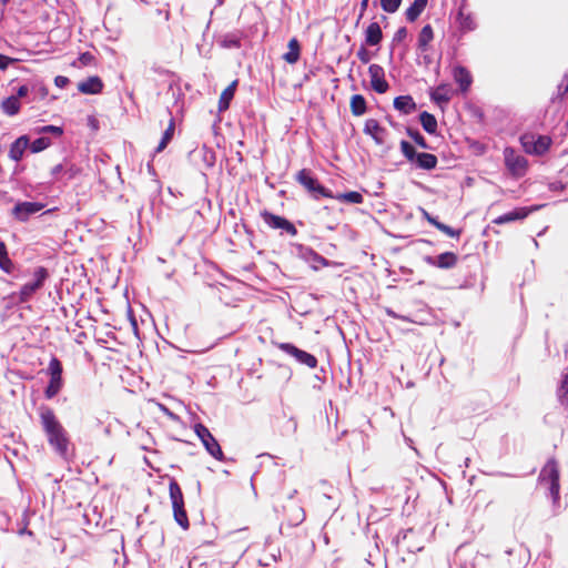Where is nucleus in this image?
<instances>
[{"label":"nucleus","mask_w":568,"mask_h":568,"mask_svg":"<svg viewBox=\"0 0 568 568\" xmlns=\"http://www.w3.org/2000/svg\"><path fill=\"white\" fill-rule=\"evenodd\" d=\"M39 416L49 445L61 458L65 459L70 447V438L67 430L51 408L41 407Z\"/></svg>","instance_id":"nucleus-1"},{"label":"nucleus","mask_w":568,"mask_h":568,"mask_svg":"<svg viewBox=\"0 0 568 568\" xmlns=\"http://www.w3.org/2000/svg\"><path fill=\"white\" fill-rule=\"evenodd\" d=\"M559 466L555 458H550L545 466L541 468L538 476V484L548 489L552 503L557 505L560 496V484H559Z\"/></svg>","instance_id":"nucleus-2"},{"label":"nucleus","mask_w":568,"mask_h":568,"mask_svg":"<svg viewBox=\"0 0 568 568\" xmlns=\"http://www.w3.org/2000/svg\"><path fill=\"white\" fill-rule=\"evenodd\" d=\"M295 181L302 185L314 199L320 197L333 199L334 195L329 190L323 186L318 179L310 169H302L295 175Z\"/></svg>","instance_id":"nucleus-3"},{"label":"nucleus","mask_w":568,"mask_h":568,"mask_svg":"<svg viewBox=\"0 0 568 568\" xmlns=\"http://www.w3.org/2000/svg\"><path fill=\"white\" fill-rule=\"evenodd\" d=\"M170 499L172 503L173 515L175 521L183 528H189V518L184 508V499L180 485L176 480L171 479L169 484Z\"/></svg>","instance_id":"nucleus-4"},{"label":"nucleus","mask_w":568,"mask_h":568,"mask_svg":"<svg viewBox=\"0 0 568 568\" xmlns=\"http://www.w3.org/2000/svg\"><path fill=\"white\" fill-rule=\"evenodd\" d=\"M504 163L508 173L515 178H523L528 171V161L519 154L514 148L507 146L503 151Z\"/></svg>","instance_id":"nucleus-5"},{"label":"nucleus","mask_w":568,"mask_h":568,"mask_svg":"<svg viewBox=\"0 0 568 568\" xmlns=\"http://www.w3.org/2000/svg\"><path fill=\"white\" fill-rule=\"evenodd\" d=\"M552 140L548 135H537L534 133H525L520 136V144L524 151L528 154L532 155H544L546 154L550 146Z\"/></svg>","instance_id":"nucleus-6"},{"label":"nucleus","mask_w":568,"mask_h":568,"mask_svg":"<svg viewBox=\"0 0 568 568\" xmlns=\"http://www.w3.org/2000/svg\"><path fill=\"white\" fill-rule=\"evenodd\" d=\"M48 374L50 376V381L44 394L45 397L50 399L57 396L63 387L62 364L57 357L51 358L48 366Z\"/></svg>","instance_id":"nucleus-7"},{"label":"nucleus","mask_w":568,"mask_h":568,"mask_svg":"<svg viewBox=\"0 0 568 568\" xmlns=\"http://www.w3.org/2000/svg\"><path fill=\"white\" fill-rule=\"evenodd\" d=\"M48 276V271L44 267L36 268L33 273V281L26 283L18 293L19 302L24 303L29 301L31 296L43 286Z\"/></svg>","instance_id":"nucleus-8"},{"label":"nucleus","mask_w":568,"mask_h":568,"mask_svg":"<svg viewBox=\"0 0 568 568\" xmlns=\"http://www.w3.org/2000/svg\"><path fill=\"white\" fill-rule=\"evenodd\" d=\"M261 217L264 221V223L271 229L281 230L282 232L288 234L290 236H295L297 234L295 225L283 216L276 215L265 210L261 212Z\"/></svg>","instance_id":"nucleus-9"},{"label":"nucleus","mask_w":568,"mask_h":568,"mask_svg":"<svg viewBox=\"0 0 568 568\" xmlns=\"http://www.w3.org/2000/svg\"><path fill=\"white\" fill-rule=\"evenodd\" d=\"M278 348L310 368H315L317 366V359L314 355L297 348L291 343H281L278 344Z\"/></svg>","instance_id":"nucleus-10"},{"label":"nucleus","mask_w":568,"mask_h":568,"mask_svg":"<svg viewBox=\"0 0 568 568\" xmlns=\"http://www.w3.org/2000/svg\"><path fill=\"white\" fill-rule=\"evenodd\" d=\"M368 74L371 79L372 89L379 93H386L389 89V84L385 79L384 68L379 64L373 63L368 67Z\"/></svg>","instance_id":"nucleus-11"},{"label":"nucleus","mask_w":568,"mask_h":568,"mask_svg":"<svg viewBox=\"0 0 568 568\" xmlns=\"http://www.w3.org/2000/svg\"><path fill=\"white\" fill-rule=\"evenodd\" d=\"M42 209L43 204L39 202H20L13 207L12 214L19 221H27L31 215L40 212Z\"/></svg>","instance_id":"nucleus-12"},{"label":"nucleus","mask_w":568,"mask_h":568,"mask_svg":"<svg viewBox=\"0 0 568 568\" xmlns=\"http://www.w3.org/2000/svg\"><path fill=\"white\" fill-rule=\"evenodd\" d=\"M363 132L369 135L377 145H382L385 142L386 129L383 128L377 120L367 119L364 124Z\"/></svg>","instance_id":"nucleus-13"},{"label":"nucleus","mask_w":568,"mask_h":568,"mask_svg":"<svg viewBox=\"0 0 568 568\" xmlns=\"http://www.w3.org/2000/svg\"><path fill=\"white\" fill-rule=\"evenodd\" d=\"M456 22L462 33L471 32L477 28L476 20L471 12L466 11V6L462 4L458 9Z\"/></svg>","instance_id":"nucleus-14"},{"label":"nucleus","mask_w":568,"mask_h":568,"mask_svg":"<svg viewBox=\"0 0 568 568\" xmlns=\"http://www.w3.org/2000/svg\"><path fill=\"white\" fill-rule=\"evenodd\" d=\"M427 263L443 270H449L457 265L458 255L454 252H444L437 257H427Z\"/></svg>","instance_id":"nucleus-15"},{"label":"nucleus","mask_w":568,"mask_h":568,"mask_svg":"<svg viewBox=\"0 0 568 568\" xmlns=\"http://www.w3.org/2000/svg\"><path fill=\"white\" fill-rule=\"evenodd\" d=\"M453 78L459 85L462 92L468 91L471 85L473 78L470 72L463 65H457L453 70Z\"/></svg>","instance_id":"nucleus-16"},{"label":"nucleus","mask_w":568,"mask_h":568,"mask_svg":"<svg viewBox=\"0 0 568 568\" xmlns=\"http://www.w3.org/2000/svg\"><path fill=\"white\" fill-rule=\"evenodd\" d=\"M453 94V89L448 83H442L430 92V99L442 105L447 104Z\"/></svg>","instance_id":"nucleus-17"},{"label":"nucleus","mask_w":568,"mask_h":568,"mask_svg":"<svg viewBox=\"0 0 568 568\" xmlns=\"http://www.w3.org/2000/svg\"><path fill=\"white\" fill-rule=\"evenodd\" d=\"M529 210L526 207H518L511 212L505 213L493 220V223L496 225H501L505 223H510L518 220H524L528 216Z\"/></svg>","instance_id":"nucleus-18"},{"label":"nucleus","mask_w":568,"mask_h":568,"mask_svg":"<svg viewBox=\"0 0 568 568\" xmlns=\"http://www.w3.org/2000/svg\"><path fill=\"white\" fill-rule=\"evenodd\" d=\"M29 138L27 135H22L18 138L10 146L9 156L11 160L18 162L22 159L24 151L29 146Z\"/></svg>","instance_id":"nucleus-19"},{"label":"nucleus","mask_w":568,"mask_h":568,"mask_svg":"<svg viewBox=\"0 0 568 568\" xmlns=\"http://www.w3.org/2000/svg\"><path fill=\"white\" fill-rule=\"evenodd\" d=\"M383 31L377 22H371L365 30V43L374 47L381 43Z\"/></svg>","instance_id":"nucleus-20"},{"label":"nucleus","mask_w":568,"mask_h":568,"mask_svg":"<svg viewBox=\"0 0 568 568\" xmlns=\"http://www.w3.org/2000/svg\"><path fill=\"white\" fill-rule=\"evenodd\" d=\"M102 88L103 83L99 77H90L78 85L79 91L84 94H97Z\"/></svg>","instance_id":"nucleus-21"},{"label":"nucleus","mask_w":568,"mask_h":568,"mask_svg":"<svg viewBox=\"0 0 568 568\" xmlns=\"http://www.w3.org/2000/svg\"><path fill=\"white\" fill-rule=\"evenodd\" d=\"M239 80H233L221 93L219 99V111H225L229 109L231 101L234 98Z\"/></svg>","instance_id":"nucleus-22"},{"label":"nucleus","mask_w":568,"mask_h":568,"mask_svg":"<svg viewBox=\"0 0 568 568\" xmlns=\"http://www.w3.org/2000/svg\"><path fill=\"white\" fill-rule=\"evenodd\" d=\"M394 108L404 114H410L417 105L410 95H399L394 99Z\"/></svg>","instance_id":"nucleus-23"},{"label":"nucleus","mask_w":568,"mask_h":568,"mask_svg":"<svg viewBox=\"0 0 568 568\" xmlns=\"http://www.w3.org/2000/svg\"><path fill=\"white\" fill-rule=\"evenodd\" d=\"M288 51L283 54V60L288 64H295L301 57V44L296 38H292L287 44Z\"/></svg>","instance_id":"nucleus-24"},{"label":"nucleus","mask_w":568,"mask_h":568,"mask_svg":"<svg viewBox=\"0 0 568 568\" xmlns=\"http://www.w3.org/2000/svg\"><path fill=\"white\" fill-rule=\"evenodd\" d=\"M288 509L292 514H287V509L284 508V516L290 525L297 526L305 519V511L301 506L295 503H291Z\"/></svg>","instance_id":"nucleus-25"},{"label":"nucleus","mask_w":568,"mask_h":568,"mask_svg":"<svg viewBox=\"0 0 568 568\" xmlns=\"http://www.w3.org/2000/svg\"><path fill=\"white\" fill-rule=\"evenodd\" d=\"M434 40V30L430 24H426L422 28L418 39L417 49L422 52L428 50L429 43Z\"/></svg>","instance_id":"nucleus-26"},{"label":"nucleus","mask_w":568,"mask_h":568,"mask_svg":"<svg viewBox=\"0 0 568 568\" xmlns=\"http://www.w3.org/2000/svg\"><path fill=\"white\" fill-rule=\"evenodd\" d=\"M414 162L416 163L417 168L429 171L437 166L438 160L435 154L423 152L417 153Z\"/></svg>","instance_id":"nucleus-27"},{"label":"nucleus","mask_w":568,"mask_h":568,"mask_svg":"<svg viewBox=\"0 0 568 568\" xmlns=\"http://www.w3.org/2000/svg\"><path fill=\"white\" fill-rule=\"evenodd\" d=\"M428 0H414V2L406 9L405 17L407 21L414 22L418 19L422 12L427 7Z\"/></svg>","instance_id":"nucleus-28"},{"label":"nucleus","mask_w":568,"mask_h":568,"mask_svg":"<svg viewBox=\"0 0 568 568\" xmlns=\"http://www.w3.org/2000/svg\"><path fill=\"white\" fill-rule=\"evenodd\" d=\"M349 109L354 116H361L367 111V103L362 94H354L351 97Z\"/></svg>","instance_id":"nucleus-29"},{"label":"nucleus","mask_w":568,"mask_h":568,"mask_svg":"<svg viewBox=\"0 0 568 568\" xmlns=\"http://www.w3.org/2000/svg\"><path fill=\"white\" fill-rule=\"evenodd\" d=\"M419 121H420V124L423 126V129L429 133V134H435L436 131H437V120L436 118L427 112V111H423L420 114H419Z\"/></svg>","instance_id":"nucleus-30"},{"label":"nucleus","mask_w":568,"mask_h":568,"mask_svg":"<svg viewBox=\"0 0 568 568\" xmlns=\"http://www.w3.org/2000/svg\"><path fill=\"white\" fill-rule=\"evenodd\" d=\"M195 433L202 440L203 445L205 446L206 450L213 455V436L211 435L210 430L204 427L201 424L195 425Z\"/></svg>","instance_id":"nucleus-31"},{"label":"nucleus","mask_w":568,"mask_h":568,"mask_svg":"<svg viewBox=\"0 0 568 568\" xmlns=\"http://www.w3.org/2000/svg\"><path fill=\"white\" fill-rule=\"evenodd\" d=\"M1 110L7 115H16L20 111V101L18 100V97H8L1 102Z\"/></svg>","instance_id":"nucleus-32"},{"label":"nucleus","mask_w":568,"mask_h":568,"mask_svg":"<svg viewBox=\"0 0 568 568\" xmlns=\"http://www.w3.org/2000/svg\"><path fill=\"white\" fill-rule=\"evenodd\" d=\"M333 199H336L341 202L352 203V204H361L364 201V196L357 192V191H349L346 193H341L334 196Z\"/></svg>","instance_id":"nucleus-33"},{"label":"nucleus","mask_w":568,"mask_h":568,"mask_svg":"<svg viewBox=\"0 0 568 568\" xmlns=\"http://www.w3.org/2000/svg\"><path fill=\"white\" fill-rule=\"evenodd\" d=\"M173 134H174V122H173V120H171L168 129L163 133V136H162L159 145L156 146V152H162L166 148L168 143L172 140Z\"/></svg>","instance_id":"nucleus-34"},{"label":"nucleus","mask_w":568,"mask_h":568,"mask_svg":"<svg viewBox=\"0 0 568 568\" xmlns=\"http://www.w3.org/2000/svg\"><path fill=\"white\" fill-rule=\"evenodd\" d=\"M436 229L446 234L447 236L449 237H453V239H459L462 236V233H463V230L462 229H454L443 222H438V224L436 225Z\"/></svg>","instance_id":"nucleus-35"},{"label":"nucleus","mask_w":568,"mask_h":568,"mask_svg":"<svg viewBox=\"0 0 568 568\" xmlns=\"http://www.w3.org/2000/svg\"><path fill=\"white\" fill-rule=\"evenodd\" d=\"M51 145V140L47 136H40L36 139L31 145L30 149L33 153L41 152L45 149H48Z\"/></svg>","instance_id":"nucleus-36"},{"label":"nucleus","mask_w":568,"mask_h":568,"mask_svg":"<svg viewBox=\"0 0 568 568\" xmlns=\"http://www.w3.org/2000/svg\"><path fill=\"white\" fill-rule=\"evenodd\" d=\"M400 151L403 155L407 159L409 162H414V160L417 156V152L415 151V148L407 141L403 140L400 142Z\"/></svg>","instance_id":"nucleus-37"},{"label":"nucleus","mask_w":568,"mask_h":568,"mask_svg":"<svg viewBox=\"0 0 568 568\" xmlns=\"http://www.w3.org/2000/svg\"><path fill=\"white\" fill-rule=\"evenodd\" d=\"M34 132L37 134H52L54 136H61L63 134V129L57 125H44L37 128Z\"/></svg>","instance_id":"nucleus-38"},{"label":"nucleus","mask_w":568,"mask_h":568,"mask_svg":"<svg viewBox=\"0 0 568 568\" xmlns=\"http://www.w3.org/2000/svg\"><path fill=\"white\" fill-rule=\"evenodd\" d=\"M11 266H12V263L11 261L9 260L8 257V254H7V251H6V246L2 242H0V267L6 271V272H10L11 270Z\"/></svg>","instance_id":"nucleus-39"},{"label":"nucleus","mask_w":568,"mask_h":568,"mask_svg":"<svg viewBox=\"0 0 568 568\" xmlns=\"http://www.w3.org/2000/svg\"><path fill=\"white\" fill-rule=\"evenodd\" d=\"M402 4V0H381L382 9L387 13L396 12Z\"/></svg>","instance_id":"nucleus-40"},{"label":"nucleus","mask_w":568,"mask_h":568,"mask_svg":"<svg viewBox=\"0 0 568 568\" xmlns=\"http://www.w3.org/2000/svg\"><path fill=\"white\" fill-rule=\"evenodd\" d=\"M407 134L414 140V142L423 148V149H428V144L425 140V138L417 131V130H413L410 128H407L406 130Z\"/></svg>","instance_id":"nucleus-41"},{"label":"nucleus","mask_w":568,"mask_h":568,"mask_svg":"<svg viewBox=\"0 0 568 568\" xmlns=\"http://www.w3.org/2000/svg\"><path fill=\"white\" fill-rule=\"evenodd\" d=\"M80 173V169L77 168L74 164L65 163L64 164V173H63V180L62 181H70L77 178Z\"/></svg>","instance_id":"nucleus-42"},{"label":"nucleus","mask_w":568,"mask_h":568,"mask_svg":"<svg viewBox=\"0 0 568 568\" xmlns=\"http://www.w3.org/2000/svg\"><path fill=\"white\" fill-rule=\"evenodd\" d=\"M221 45L224 47V48H227V49H231V48H240L241 47V40H240V37H237L236 34H230V36H226L222 41H221Z\"/></svg>","instance_id":"nucleus-43"},{"label":"nucleus","mask_w":568,"mask_h":568,"mask_svg":"<svg viewBox=\"0 0 568 568\" xmlns=\"http://www.w3.org/2000/svg\"><path fill=\"white\" fill-rule=\"evenodd\" d=\"M207 34L206 32L203 34V40L201 43H197L199 52L204 57H210L211 54V42L206 39Z\"/></svg>","instance_id":"nucleus-44"},{"label":"nucleus","mask_w":568,"mask_h":568,"mask_svg":"<svg viewBox=\"0 0 568 568\" xmlns=\"http://www.w3.org/2000/svg\"><path fill=\"white\" fill-rule=\"evenodd\" d=\"M190 568H210L200 555H194L189 562Z\"/></svg>","instance_id":"nucleus-45"},{"label":"nucleus","mask_w":568,"mask_h":568,"mask_svg":"<svg viewBox=\"0 0 568 568\" xmlns=\"http://www.w3.org/2000/svg\"><path fill=\"white\" fill-rule=\"evenodd\" d=\"M359 61L364 64L368 63L371 60V54L365 47H361L356 53Z\"/></svg>","instance_id":"nucleus-46"},{"label":"nucleus","mask_w":568,"mask_h":568,"mask_svg":"<svg viewBox=\"0 0 568 568\" xmlns=\"http://www.w3.org/2000/svg\"><path fill=\"white\" fill-rule=\"evenodd\" d=\"M16 61L17 59L0 53V70L4 71L10 64L14 63Z\"/></svg>","instance_id":"nucleus-47"},{"label":"nucleus","mask_w":568,"mask_h":568,"mask_svg":"<svg viewBox=\"0 0 568 568\" xmlns=\"http://www.w3.org/2000/svg\"><path fill=\"white\" fill-rule=\"evenodd\" d=\"M51 173L55 178V180L62 181L64 173V164H58L53 166Z\"/></svg>","instance_id":"nucleus-48"},{"label":"nucleus","mask_w":568,"mask_h":568,"mask_svg":"<svg viewBox=\"0 0 568 568\" xmlns=\"http://www.w3.org/2000/svg\"><path fill=\"white\" fill-rule=\"evenodd\" d=\"M407 37V29L405 27H400L394 34L393 41L394 42H402Z\"/></svg>","instance_id":"nucleus-49"},{"label":"nucleus","mask_w":568,"mask_h":568,"mask_svg":"<svg viewBox=\"0 0 568 568\" xmlns=\"http://www.w3.org/2000/svg\"><path fill=\"white\" fill-rule=\"evenodd\" d=\"M422 216L429 223L432 224L433 226L436 227V225L438 224L439 220L435 216H433L432 214H429L426 210L422 209Z\"/></svg>","instance_id":"nucleus-50"},{"label":"nucleus","mask_w":568,"mask_h":568,"mask_svg":"<svg viewBox=\"0 0 568 568\" xmlns=\"http://www.w3.org/2000/svg\"><path fill=\"white\" fill-rule=\"evenodd\" d=\"M368 1L369 0H362L359 3V14L357 17V23L361 21V19L364 17L367 8H368Z\"/></svg>","instance_id":"nucleus-51"},{"label":"nucleus","mask_w":568,"mask_h":568,"mask_svg":"<svg viewBox=\"0 0 568 568\" xmlns=\"http://www.w3.org/2000/svg\"><path fill=\"white\" fill-rule=\"evenodd\" d=\"M69 83V79L67 77H63V75H58L55 77L54 79V84L58 87V88H64L67 87V84Z\"/></svg>","instance_id":"nucleus-52"},{"label":"nucleus","mask_w":568,"mask_h":568,"mask_svg":"<svg viewBox=\"0 0 568 568\" xmlns=\"http://www.w3.org/2000/svg\"><path fill=\"white\" fill-rule=\"evenodd\" d=\"M385 312H386V314H387L389 317L398 318V320H402V321H405V322H412L408 317L397 314V313H396V312H394L392 308H386V310H385Z\"/></svg>","instance_id":"nucleus-53"},{"label":"nucleus","mask_w":568,"mask_h":568,"mask_svg":"<svg viewBox=\"0 0 568 568\" xmlns=\"http://www.w3.org/2000/svg\"><path fill=\"white\" fill-rule=\"evenodd\" d=\"M83 65L90 64L93 61V55L90 52H84L79 58Z\"/></svg>","instance_id":"nucleus-54"},{"label":"nucleus","mask_w":568,"mask_h":568,"mask_svg":"<svg viewBox=\"0 0 568 568\" xmlns=\"http://www.w3.org/2000/svg\"><path fill=\"white\" fill-rule=\"evenodd\" d=\"M29 93V88L27 85H21L18 88L16 94L13 97H18V100L20 98H24Z\"/></svg>","instance_id":"nucleus-55"},{"label":"nucleus","mask_w":568,"mask_h":568,"mask_svg":"<svg viewBox=\"0 0 568 568\" xmlns=\"http://www.w3.org/2000/svg\"><path fill=\"white\" fill-rule=\"evenodd\" d=\"M560 392L562 396L568 395V374H566L561 381Z\"/></svg>","instance_id":"nucleus-56"},{"label":"nucleus","mask_w":568,"mask_h":568,"mask_svg":"<svg viewBox=\"0 0 568 568\" xmlns=\"http://www.w3.org/2000/svg\"><path fill=\"white\" fill-rule=\"evenodd\" d=\"M158 407L161 412H163L165 415H168L171 419L175 420L178 417L175 414H173L169 408H166L163 404H158Z\"/></svg>","instance_id":"nucleus-57"},{"label":"nucleus","mask_w":568,"mask_h":568,"mask_svg":"<svg viewBox=\"0 0 568 568\" xmlns=\"http://www.w3.org/2000/svg\"><path fill=\"white\" fill-rule=\"evenodd\" d=\"M212 160H213V153L210 151H206L204 154V161L206 163L207 169H210L212 166Z\"/></svg>","instance_id":"nucleus-58"},{"label":"nucleus","mask_w":568,"mask_h":568,"mask_svg":"<svg viewBox=\"0 0 568 568\" xmlns=\"http://www.w3.org/2000/svg\"><path fill=\"white\" fill-rule=\"evenodd\" d=\"M549 187L551 191H562L565 190L566 185L561 182H554L550 184Z\"/></svg>","instance_id":"nucleus-59"},{"label":"nucleus","mask_w":568,"mask_h":568,"mask_svg":"<svg viewBox=\"0 0 568 568\" xmlns=\"http://www.w3.org/2000/svg\"><path fill=\"white\" fill-rule=\"evenodd\" d=\"M222 456H223L222 449H221L220 445L217 444V442L215 440V459H222Z\"/></svg>","instance_id":"nucleus-60"},{"label":"nucleus","mask_w":568,"mask_h":568,"mask_svg":"<svg viewBox=\"0 0 568 568\" xmlns=\"http://www.w3.org/2000/svg\"><path fill=\"white\" fill-rule=\"evenodd\" d=\"M558 91L560 97L565 95L568 92V83L566 85H559Z\"/></svg>","instance_id":"nucleus-61"},{"label":"nucleus","mask_w":568,"mask_h":568,"mask_svg":"<svg viewBox=\"0 0 568 568\" xmlns=\"http://www.w3.org/2000/svg\"><path fill=\"white\" fill-rule=\"evenodd\" d=\"M1 1H2L3 3H7V2H9V0H1Z\"/></svg>","instance_id":"nucleus-62"}]
</instances>
